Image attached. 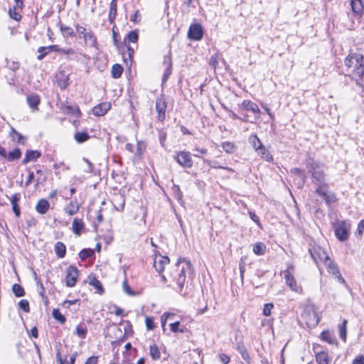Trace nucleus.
<instances>
[{
	"label": "nucleus",
	"mask_w": 364,
	"mask_h": 364,
	"mask_svg": "<svg viewBox=\"0 0 364 364\" xmlns=\"http://www.w3.org/2000/svg\"><path fill=\"white\" fill-rule=\"evenodd\" d=\"M309 251L312 259L317 265L319 261L324 263L325 261L329 258L326 250L319 245H315L311 246Z\"/></svg>",
	"instance_id": "39448f33"
},
{
	"label": "nucleus",
	"mask_w": 364,
	"mask_h": 364,
	"mask_svg": "<svg viewBox=\"0 0 364 364\" xmlns=\"http://www.w3.org/2000/svg\"><path fill=\"white\" fill-rule=\"evenodd\" d=\"M18 306L26 313L30 311L29 302L26 299L21 300L18 302Z\"/></svg>",
	"instance_id": "603ef678"
},
{
	"label": "nucleus",
	"mask_w": 364,
	"mask_h": 364,
	"mask_svg": "<svg viewBox=\"0 0 364 364\" xmlns=\"http://www.w3.org/2000/svg\"><path fill=\"white\" fill-rule=\"evenodd\" d=\"M223 107L229 113V116L232 119H242V118L239 117L235 113H234L232 110L228 109L226 106L223 105Z\"/></svg>",
	"instance_id": "e2e57ef3"
},
{
	"label": "nucleus",
	"mask_w": 364,
	"mask_h": 364,
	"mask_svg": "<svg viewBox=\"0 0 364 364\" xmlns=\"http://www.w3.org/2000/svg\"><path fill=\"white\" fill-rule=\"evenodd\" d=\"M240 106L244 109L251 111L255 114L260 113V109L258 105L250 100H244Z\"/></svg>",
	"instance_id": "aec40b11"
},
{
	"label": "nucleus",
	"mask_w": 364,
	"mask_h": 364,
	"mask_svg": "<svg viewBox=\"0 0 364 364\" xmlns=\"http://www.w3.org/2000/svg\"><path fill=\"white\" fill-rule=\"evenodd\" d=\"M23 9H15V5L12 9H10L9 11V14L10 17L16 21H19L21 18L20 14V11Z\"/></svg>",
	"instance_id": "ea45409f"
},
{
	"label": "nucleus",
	"mask_w": 364,
	"mask_h": 364,
	"mask_svg": "<svg viewBox=\"0 0 364 364\" xmlns=\"http://www.w3.org/2000/svg\"><path fill=\"white\" fill-rule=\"evenodd\" d=\"M11 135L14 140L17 141L18 143H23L22 139H23V136L16 132L14 128L11 129Z\"/></svg>",
	"instance_id": "8fccbe9b"
},
{
	"label": "nucleus",
	"mask_w": 364,
	"mask_h": 364,
	"mask_svg": "<svg viewBox=\"0 0 364 364\" xmlns=\"http://www.w3.org/2000/svg\"><path fill=\"white\" fill-rule=\"evenodd\" d=\"M316 360L318 364H329V357L327 353L321 351L316 355Z\"/></svg>",
	"instance_id": "cd10ccee"
},
{
	"label": "nucleus",
	"mask_w": 364,
	"mask_h": 364,
	"mask_svg": "<svg viewBox=\"0 0 364 364\" xmlns=\"http://www.w3.org/2000/svg\"><path fill=\"white\" fill-rule=\"evenodd\" d=\"M26 101L29 107L32 109L33 112H36L38 109V105L41 102V99L38 95L32 94L28 95Z\"/></svg>",
	"instance_id": "6ab92c4d"
},
{
	"label": "nucleus",
	"mask_w": 364,
	"mask_h": 364,
	"mask_svg": "<svg viewBox=\"0 0 364 364\" xmlns=\"http://www.w3.org/2000/svg\"><path fill=\"white\" fill-rule=\"evenodd\" d=\"M321 338L323 341H326V342H327V343H328L330 344H334V343H336V340L334 338V336H333V334L331 332L328 331H323L321 333Z\"/></svg>",
	"instance_id": "72a5a7b5"
},
{
	"label": "nucleus",
	"mask_w": 364,
	"mask_h": 364,
	"mask_svg": "<svg viewBox=\"0 0 364 364\" xmlns=\"http://www.w3.org/2000/svg\"><path fill=\"white\" fill-rule=\"evenodd\" d=\"M267 247L266 245L261 242H257L253 246V252L257 255H264L266 252Z\"/></svg>",
	"instance_id": "c85d7f7f"
},
{
	"label": "nucleus",
	"mask_w": 364,
	"mask_h": 364,
	"mask_svg": "<svg viewBox=\"0 0 364 364\" xmlns=\"http://www.w3.org/2000/svg\"><path fill=\"white\" fill-rule=\"evenodd\" d=\"M325 266L327 268V271L329 274L334 276L342 284H345L346 281L341 276L340 271L336 264L329 257L324 262Z\"/></svg>",
	"instance_id": "9d476101"
},
{
	"label": "nucleus",
	"mask_w": 364,
	"mask_h": 364,
	"mask_svg": "<svg viewBox=\"0 0 364 364\" xmlns=\"http://www.w3.org/2000/svg\"><path fill=\"white\" fill-rule=\"evenodd\" d=\"M79 272L76 267L69 266L66 270L65 284L68 287H73L76 284Z\"/></svg>",
	"instance_id": "1a4fd4ad"
},
{
	"label": "nucleus",
	"mask_w": 364,
	"mask_h": 364,
	"mask_svg": "<svg viewBox=\"0 0 364 364\" xmlns=\"http://www.w3.org/2000/svg\"><path fill=\"white\" fill-rule=\"evenodd\" d=\"M335 235L341 241H346L349 237L350 226L345 221H340L335 224Z\"/></svg>",
	"instance_id": "0eeeda50"
},
{
	"label": "nucleus",
	"mask_w": 364,
	"mask_h": 364,
	"mask_svg": "<svg viewBox=\"0 0 364 364\" xmlns=\"http://www.w3.org/2000/svg\"><path fill=\"white\" fill-rule=\"evenodd\" d=\"M302 316L309 327H315L319 323L318 314L313 307L306 309Z\"/></svg>",
	"instance_id": "6e6552de"
},
{
	"label": "nucleus",
	"mask_w": 364,
	"mask_h": 364,
	"mask_svg": "<svg viewBox=\"0 0 364 364\" xmlns=\"http://www.w3.org/2000/svg\"><path fill=\"white\" fill-rule=\"evenodd\" d=\"M55 254L58 256V257H59V258L64 257L65 255V252H66L65 245L61 242H56V244L55 245Z\"/></svg>",
	"instance_id": "a878e982"
},
{
	"label": "nucleus",
	"mask_w": 364,
	"mask_h": 364,
	"mask_svg": "<svg viewBox=\"0 0 364 364\" xmlns=\"http://www.w3.org/2000/svg\"><path fill=\"white\" fill-rule=\"evenodd\" d=\"M291 172L294 173V174H297L298 176H299L301 178H302L304 180V178H305V173H304V171L303 170L296 168L291 169Z\"/></svg>",
	"instance_id": "680f3d73"
},
{
	"label": "nucleus",
	"mask_w": 364,
	"mask_h": 364,
	"mask_svg": "<svg viewBox=\"0 0 364 364\" xmlns=\"http://www.w3.org/2000/svg\"><path fill=\"white\" fill-rule=\"evenodd\" d=\"M75 28H76V32L80 38H82V37L83 36H85V34H87L88 32V31L83 26H80L79 24H77L75 26Z\"/></svg>",
	"instance_id": "864d4df0"
},
{
	"label": "nucleus",
	"mask_w": 364,
	"mask_h": 364,
	"mask_svg": "<svg viewBox=\"0 0 364 364\" xmlns=\"http://www.w3.org/2000/svg\"><path fill=\"white\" fill-rule=\"evenodd\" d=\"M56 80L58 85L61 90L66 89L69 85V77L64 70H61L57 73Z\"/></svg>",
	"instance_id": "dca6fc26"
},
{
	"label": "nucleus",
	"mask_w": 364,
	"mask_h": 364,
	"mask_svg": "<svg viewBox=\"0 0 364 364\" xmlns=\"http://www.w3.org/2000/svg\"><path fill=\"white\" fill-rule=\"evenodd\" d=\"M12 291L15 296L17 297L23 296L25 294V291L23 288L20 284H15L13 285Z\"/></svg>",
	"instance_id": "37998d69"
},
{
	"label": "nucleus",
	"mask_w": 364,
	"mask_h": 364,
	"mask_svg": "<svg viewBox=\"0 0 364 364\" xmlns=\"http://www.w3.org/2000/svg\"><path fill=\"white\" fill-rule=\"evenodd\" d=\"M188 36L191 40L200 41L203 38V28L201 25L198 23L191 25Z\"/></svg>",
	"instance_id": "ddd939ff"
},
{
	"label": "nucleus",
	"mask_w": 364,
	"mask_h": 364,
	"mask_svg": "<svg viewBox=\"0 0 364 364\" xmlns=\"http://www.w3.org/2000/svg\"><path fill=\"white\" fill-rule=\"evenodd\" d=\"M249 141L252 145L255 151L259 149V148L263 146L262 143L256 134H252L250 136Z\"/></svg>",
	"instance_id": "f704fd0d"
},
{
	"label": "nucleus",
	"mask_w": 364,
	"mask_h": 364,
	"mask_svg": "<svg viewBox=\"0 0 364 364\" xmlns=\"http://www.w3.org/2000/svg\"><path fill=\"white\" fill-rule=\"evenodd\" d=\"M90 138L87 132H77L75 134V139L78 143H82Z\"/></svg>",
	"instance_id": "a18cd8bd"
},
{
	"label": "nucleus",
	"mask_w": 364,
	"mask_h": 364,
	"mask_svg": "<svg viewBox=\"0 0 364 364\" xmlns=\"http://www.w3.org/2000/svg\"><path fill=\"white\" fill-rule=\"evenodd\" d=\"M138 31L136 30L130 31L124 39V43L128 46L130 43H136L138 41Z\"/></svg>",
	"instance_id": "bb28decb"
},
{
	"label": "nucleus",
	"mask_w": 364,
	"mask_h": 364,
	"mask_svg": "<svg viewBox=\"0 0 364 364\" xmlns=\"http://www.w3.org/2000/svg\"><path fill=\"white\" fill-rule=\"evenodd\" d=\"M172 314H171L170 313H168V312H166V313H164L162 315V316H161V326H162V328H163L164 331L165 330V326H166L167 319Z\"/></svg>",
	"instance_id": "052dcab7"
},
{
	"label": "nucleus",
	"mask_w": 364,
	"mask_h": 364,
	"mask_svg": "<svg viewBox=\"0 0 364 364\" xmlns=\"http://www.w3.org/2000/svg\"><path fill=\"white\" fill-rule=\"evenodd\" d=\"M111 108L110 102H102L92 109L94 115L100 117L105 115Z\"/></svg>",
	"instance_id": "2eb2a0df"
},
{
	"label": "nucleus",
	"mask_w": 364,
	"mask_h": 364,
	"mask_svg": "<svg viewBox=\"0 0 364 364\" xmlns=\"http://www.w3.org/2000/svg\"><path fill=\"white\" fill-rule=\"evenodd\" d=\"M219 358L220 361L224 364H228L230 362V358L225 354H220Z\"/></svg>",
	"instance_id": "69168bd1"
},
{
	"label": "nucleus",
	"mask_w": 364,
	"mask_h": 364,
	"mask_svg": "<svg viewBox=\"0 0 364 364\" xmlns=\"http://www.w3.org/2000/svg\"><path fill=\"white\" fill-rule=\"evenodd\" d=\"M62 50H63V48H59L58 46L53 45V46H45V47L44 46L39 47L38 49V53H42L44 50H48V51H55V52L61 53Z\"/></svg>",
	"instance_id": "a19ab883"
},
{
	"label": "nucleus",
	"mask_w": 364,
	"mask_h": 364,
	"mask_svg": "<svg viewBox=\"0 0 364 364\" xmlns=\"http://www.w3.org/2000/svg\"><path fill=\"white\" fill-rule=\"evenodd\" d=\"M60 31L64 36H72L74 33L73 29L71 27L60 26Z\"/></svg>",
	"instance_id": "09e8293b"
},
{
	"label": "nucleus",
	"mask_w": 364,
	"mask_h": 364,
	"mask_svg": "<svg viewBox=\"0 0 364 364\" xmlns=\"http://www.w3.org/2000/svg\"><path fill=\"white\" fill-rule=\"evenodd\" d=\"M93 255L94 251L90 249H87L82 250L80 252L79 256L82 259H85L87 258L91 257Z\"/></svg>",
	"instance_id": "de8ad7c7"
},
{
	"label": "nucleus",
	"mask_w": 364,
	"mask_h": 364,
	"mask_svg": "<svg viewBox=\"0 0 364 364\" xmlns=\"http://www.w3.org/2000/svg\"><path fill=\"white\" fill-rule=\"evenodd\" d=\"M60 54L67 55L68 59L72 60V59H73V57L76 55V52L73 48H68V49L63 48Z\"/></svg>",
	"instance_id": "3c124183"
},
{
	"label": "nucleus",
	"mask_w": 364,
	"mask_h": 364,
	"mask_svg": "<svg viewBox=\"0 0 364 364\" xmlns=\"http://www.w3.org/2000/svg\"><path fill=\"white\" fill-rule=\"evenodd\" d=\"M122 288H123L124 291L126 294H127L128 295H130V296L134 295V291L132 290V289L129 286V284L127 282V281H124V282L122 284Z\"/></svg>",
	"instance_id": "4d7b16f0"
},
{
	"label": "nucleus",
	"mask_w": 364,
	"mask_h": 364,
	"mask_svg": "<svg viewBox=\"0 0 364 364\" xmlns=\"http://www.w3.org/2000/svg\"><path fill=\"white\" fill-rule=\"evenodd\" d=\"M274 306L271 303H269V304H266L264 306V308H263V314L265 316H270L271 314V311H272V309H273Z\"/></svg>",
	"instance_id": "5fc2aeb1"
},
{
	"label": "nucleus",
	"mask_w": 364,
	"mask_h": 364,
	"mask_svg": "<svg viewBox=\"0 0 364 364\" xmlns=\"http://www.w3.org/2000/svg\"><path fill=\"white\" fill-rule=\"evenodd\" d=\"M353 364H364V355H359L353 360Z\"/></svg>",
	"instance_id": "338daca9"
},
{
	"label": "nucleus",
	"mask_w": 364,
	"mask_h": 364,
	"mask_svg": "<svg viewBox=\"0 0 364 364\" xmlns=\"http://www.w3.org/2000/svg\"><path fill=\"white\" fill-rule=\"evenodd\" d=\"M364 231V219L362 220L359 224H358V232L360 235H361L363 234Z\"/></svg>",
	"instance_id": "774afa93"
},
{
	"label": "nucleus",
	"mask_w": 364,
	"mask_h": 364,
	"mask_svg": "<svg viewBox=\"0 0 364 364\" xmlns=\"http://www.w3.org/2000/svg\"><path fill=\"white\" fill-rule=\"evenodd\" d=\"M315 193L322 197L327 205L337 202L336 195L328 190V185L321 184L316 188Z\"/></svg>",
	"instance_id": "20e7f679"
},
{
	"label": "nucleus",
	"mask_w": 364,
	"mask_h": 364,
	"mask_svg": "<svg viewBox=\"0 0 364 364\" xmlns=\"http://www.w3.org/2000/svg\"><path fill=\"white\" fill-rule=\"evenodd\" d=\"M350 5H351L353 11L355 14H356L358 15H360L362 14L363 10V5L361 0H351Z\"/></svg>",
	"instance_id": "393cba45"
},
{
	"label": "nucleus",
	"mask_w": 364,
	"mask_h": 364,
	"mask_svg": "<svg viewBox=\"0 0 364 364\" xmlns=\"http://www.w3.org/2000/svg\"><path fill=\"white\" fill-rule=\"evenodd\" d=\"M40 156H41V153L38 152V151H33V150L27 151L26 156L22 161V164H26L27 163H28L31 161H35L38 157H40Z\"/></svg>",
	"instance_id": "5701e85b"
},
{
	"label": "nucleus",
	"mask_w": 364,
	"mask_h": 364,
	"mask_svg": "<svg viewBox=\"0 0 364 364\" xmlns=\"http://www.w3.org/2000/svg\"><path fill=\"white\" fill-rule=\"evenodd\" d=\"M80 209V203L77 199L71 200L64 208V212L70 216L76 214Z\"/></svg>",
	"instance_id": "a211bd4d"
},
{
	"label": "nucleus",
	"mask_w": 364,
	"mask_h": 364,
	"mask_svg": "<svg viewBox=\"0 0 364 364\" xmlns=\"http://www.w3.org/2000/svg\"><path fill=\"white\" fill-rule=\"evenodd\" d=\"M117 0H112L110 3L109 13V21L110 23H113L117 15Z\"/></svg>",
	"instance_id": "2f4dec72"
},
{
	"label": "nucleus",
	"mask_w": 364,
	"mask_h": 364,
	"mask_svg": "<svg viewBox=\"0 0 364 364\" xmlns=\"http://www.w3.org/2000/svg\"><path fill=\"white\" fill-rule=\"evenodd\" d=\"M123 68L119 64H114L112 68V75L114 78H119L122 73Z\"/></svg>",
	"instance_id": "79ce46f5"
},
{
	"label": "nucleus",
	"mask_w": 364,
	"mask_h": 364,
	"mask_svg": "<svg viewBox=\"0 0 364 364\" xmlns=\"http://www.w3.org/2000/svg\"><path fill=\"white\" fill-rule=\"evenodd\" d=\"M163 66L164 67V73L162 77L163 82H165L172 72V60L170 54L164 57Z\"/></svg>",
	"instance_id": "4468645a"
},
{
	"label": "nucleus",
	"mask_w": 364,
	"mask_h": 364,
	"mask_svg": "<svg viewBox=\"0 0 364 364\" xmlns=\"http://www.w3.org/2000/svg\"><path fill=\"white\" fill-rule=\"evenodd\" d=\"M191 272V264L190 261L185 259H179L175 266L168 271L166 274L161 275V279L164 282H173L177 284L176 290L181 294H186L183 292L184 284L186 280V274Z\"/></svg>",
	"instance_id": "f257e3e1"
},
{
	"label": "nucleus",
	"mask_w": 364,
	"mask_h": 364,
	"mask_svg": "<svg viewBox=\"0 0 364 364\" xmlns=\"http://www.w3.org/2000/svg\"><path fill=\"white\" fill-rule=\"evenodd\" d=\"M145 323L148 330H153L155 328L154 319L151 317H146Z\"/></svg>",
	"instance_id": "6e6d98bb"
},
{
	"label": "nucleus",
	"mask_w": 364,
	"mask_h": 364,
	"mask_svg": "<svg viewBox=\"0 0 364 364\" xmlns=\"http://www.w3.org/2000/svg\"><path fill=\"white\" fill-rule=\"evenodd\" d=\"M145 149V144L142 142H138L137 143V148H136V155L138 156H141Z\"/></svg>",
	"instance_id": "13d9d810"
},
{
	"label": "nucleus",
	"mask_w": 364,
	"mask_h": 364,
	"mask_svg": "<svg viewBox=\"0 0 364 364\" xmlns=\"http://www.w3.org/2000/svg\"><path fill=\"white\" fill-rule=\"evenodd\" d=\"M85 228V224L82 219L75 218L73 221L72 229L73 232L80 236L82 230Z\"/></svg>",
	"instance_id": "4be33fe9"
},
{
	"label": "nucleus",
	"mask_w": 364,
	"mask_h": 364,
	"mask_svg": "<svg viewBox=\"0 0 364 364\" xmlns=\"http://www.w3.org/2000/svg\"><path fill=\"white\" fill-rule=\"evenodd\" d=\"M170 259L166 256L156 255L154 259V267L156 272L161 273L164 272L165 267L169 264Z\"/></svg>",
	"instance_id": "9b49d317"
},
{
	"label": "nucleus",
	"mask_w": 364,
	"mask_h": 364,
	"mask_svg": "<svg viewBox=\"0 0 364 364\" xmlns=\"http://www.w3.org/2000/svg\"><path fill=\"white\" fill-rule=\"evenodd\" d=\"M293 268L294 267L292 265H289L288 269L283 272L284 277L285 279L287 285L291 289V291L301 294L303 291L302 287L297 284L295 278L290 272V269Z\"/></svg>",
	"instance_id": "423d86ee"
},
{
	"label": "nucleus",
	"mask_w": 364,
	"mask_h": 364,
	"mask_svg": "<svg viewBox=\"0 0 364 364\" xmlns=\"http://www.w3.org/2000/svg\"><path fill=\"white\" fill-rule=\"evenodd\" d=\"M53 318L63 324L66 321L65 317L60 312L58 309H54L52 312Z\"/></svg>",
	"instance_id": "c03bdc74"
},
{
	"label": "nucleus",
	"mask_w": 364,
	"mask_h": 364,
	"mask_svg": "<svg viewBox=\"0 0 364 364\" xmlns=\"http://www.w3.org/2000/svg\"><path fill=\"white\" fill-rule=\"evenodd\" d=\"M89 279H90V281H89L90 285L94 287L97 289V293L102 294L104 292V289H103L101 282L96 277H90Z\"/></svg>",
	"instance_id": "c756f323"
},
{
	"label": "nucleus",
	"mask_w": 364,
	"mask_h": 364,
	"mask_svg": "<svg viewBox=\"0 0 364 364\" xmlns=\"http://www.w3.org/2000/svg\"><path fill=\"white\" fill-rule=\"evenodd\" d=\"M309 173H311L312 182L316 185V187L325 183L326 175L324 173V165L319 161H316L311 158H309L306 162Z\"/></svg>",
	"instance_id": "f03ea898"
},
{
	"label": "nucleus",
	"mask_w": 364,
	"mask_h": 364,
	"mask_svg": "<svg viewBox=\"0 0 364 364\" xmlns=\"http://www.w3.org/2000/svg\"><path fill=\"white\" fill-rule=\"evenodd\" d=\"M344 63L354 75L362 78L364 75V56L363 55L360 53L349 54Z\"/></svg>",
	"instance_id": "7ed1b4c3"
},
{
	"label": "nucleus",
	"mask_w": 364,
	"mask_h": 364,
	"mask_svg": "<svg viewBox=\"0 0 364 364\" xmlns=\"http://www.w3.org/2000/svg\"><path fill=\"white\" fill-rule=\"evenodd\" d=\"M21 156V151L18 148L14 149L8 154L7 159L9 161L18 159Z\"/></svg>",
	"instance_id": "58836bf2"
},
{
	"label": "nucleus",
	"mask_w": 364,
	"mask_h": 364,
	"mask_svg": "<svg viewBox=\"0 0 364 364\" xmlns=\"http://www.w3.org/2000/svg\"><path fill=\"white\" fill-rule=\"evenodd\" d=\"M179 326H180L179 321H176L173 323H171V325H170L171 331L174 333L178 332L179 331L178 330Z\"/></svg>",
	"instance_id": "0e129e2a"
},
{
	"label": "nucleus",
	"mask_w": 364,
	"mask_h": 364,
	"mask_svg": "<svg viewBox=\"0 0 364 364\" xmlns=\"http://www.w3.org/2000/svg\"><path fill=\"white\" fill-rule=\"evenodd\" d=\"M82 38L84 39L85 43L88 46L95 47L97 44V39L90 30H89L87 33L83 36Z\"/></svg>",
	"instance_id": "b1692460"
},
{
	"label": "nucleus",
	"mask_w": 364,
	"mask_h": 364,
	"mask_svg": "<svg viewBox=\"0 0 364 364\" xmlns=\"http://www.w3.org/2000/svg\"><path fill=\"white\" fill-rule=\"evenodd\" d=\"M149 355L153 360H159L161 358V353L159 347L156 344L151 345L149 347Z\"/></svg>",
	"instance_id": "473e14b6"
},
{
	"label": "nucleus",
	"mask_w": 364,
	"mask_h": 364,
	"mask_svg": "<svg viewBox=\"0 0 364 364\" xmlns=\"http://www.w3.org/2000/svg\"><path fill=\"white\" fill-rule=\"evenodd\" d=\"M258 155L267 161H272L273 160L272 156L266 150L265 147L262 146L259 149L256 150Z\"/></svg>",
	"instance_id": "e433bc0d"
},
{
	"label": "nucleus",
	"mask_w": 364,
	"mask_h": 364,
	"mask_svg": "<svg viewBox=\"0 0 364 364\" xmlns=\"http://www.w3.org/2000/svg\"><path fill=\"white\" fill-rule=\"evenodd\" d=\"M87 328L84 323H80L77 326L75 334L80 338H85L87 336Z\"/></svg>",
	"instance_id": "7c9ffc66"
},
{
	"label": "nucleus",
	"mask_w": 364,
	"mask_h": 364,
	"mask_svg": "<svg viewBox=\"0 0 364 364\" xmlns=\"http://www.w3.org/2000/svg\"><path fill=\"white\" fill-rule=\"evenodd\" d=\"M239 351H240L242 358L245 360L249 361L250 357H249V354H248L247 351L246 350V349L243 347L239 348Z\"/></svg>",
	"instance_id": "bf43d9fd"
},
{
	"label": "nucleus",
	"mask_w": 364,
	"mask_h": 364,
	"mask_svg": "<svg viewBox=\"0 0 364 364\" xmlns=\"http://www.w3.org/2000/svg\"><path fill=\"white\" fill-rule=\"evenodd\" d=\"M50 208V203L46 199H41L38 201L36 205V210L41 214H46Z\"/></svg>",
	"instance_id": "412c9836"
},
{
	"label": "nucleus",
	"mask_w": 364,
	"mask_h": 364,
	"mask_svg": "<svg viewBox=\"0 0 364 364\" xmlns=\"http://www.w3.org/2000/svg\"><path fill=\"white\" fill-rule=\"evenodd\" d=\"M222 147L223 149L227 152V153H233L235 150V145L232 142L230 141H225L222 143Z\"/></svg>",
	"instance_id": "49530a36"
},
{
	"label": "nucleus",
	"mask_w": 364,
	"mask_h": 364,
	"mask_svg": "<svg viewBox=\"0 0 364 364\" xmlns=\"http://www.w3.org/2000/svg\"><path fill=\"white\" fill-rule=\"evenodd\" d=\"M156 109L158 112V119L163 121L165 119L166 102L163 98L157 99L156 102Z\"/></svg>",
	"instance_id": "f3484780"
},
{
	"label": "nucleus",
	"mask_w": 364,
	"mask_h": 364,
	"mask_svg": "<svg viewBox=\"0 0 364 364\" xmlns=\"http://www.w3.org/2000/svg\"><path fill=\"white\" fill-rule=\"evenodd\" d=\"M347 322H348L347 320L344 319L343 321V323L341 324H340L339 326H338L339 336H340V338L343 341H346V333H347L346 326H347Z\"/></svg>",
	"instance_id": "4c0bfd02"
},
{
	"label": "nucleus",
	"mask_w": 364,
	"mask_h": 364,
	"mask_svg": "<svg viewBox=\"0 0 364 364\" xmlns=\"http://www.w3.org/2000/svg\"><path fill=\"white\" fill-rule=\"evenodd\" d=\"M177 162L182 166L190 168L193 166L191 154L188 151H180L177 154Z\"/></svg>",
	"instance_id": "f8f14e48"
},
{
	"label": "nucleus",
	"mask_w": 364,
	"mask_h": 364,
	"mask_svg": "<svg viewBox=\"0 0 364 364\" xmlns=\"http://www.w3.org/2000/svg\"><path fill=\"white\" fill-rule=\"evenodd\" d=\"M258 155L267 161H272L273 160L272 156L266 150L265 147L262 146L259 149L256 150Z\"/></svg>",
	"instance_id": "c9c22d12"
}]
</instances>
